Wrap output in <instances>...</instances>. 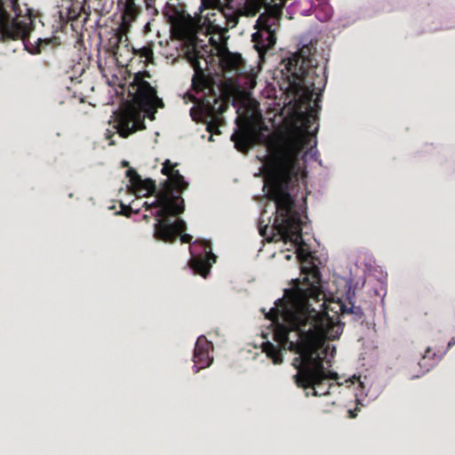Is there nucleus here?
Returning a JSON list of instances; mask_svg holds the SVG:
<instances>
[{
  "label": "nucleus",
  "instance_id": "1",
  "mask_svg": "<svg viewBox=\"0 0 455 455\" xmlns=\"http://www.w3.org/2000/svg\"><path fill=\"white\" fill-rule=\"evenodd\" d=\"M302 281L293 280V287L285 290L283 299L276 300L266 317L275 324L273 337L277 345L270 341L262 344V351L275 364L283 363L282 350L298 355L293 359L297 373L293 380L298 387L313 389L314 396L330 394L339 379L338 373L327 370L323 363L329 350L327 340L339 338L343 324L337 312L330 316L322 307L325 294L318 267L313 262L303 266Z\"/></svg>",
  "mask_w": 455,
  "mask_h": 455
},
{
  "label": "nucleus",
  "instance_id": "2",
  "mask_svg": "<svg viewBox=\"0 0 455 455\" xmlns=\"http://www.w3.org/2000/svg\"><path fill=\"white\" fill-rule=\"evenodd\" d=\"M315 53L316 49L312 44H305L282 61L292 79L290 84L297 108L301 112L303 131L284 143L267 177L268 196L275 204L272 228L282 240L294 243L302 240L303 206L291 197L289 191L299 184V155L312 135V125L318 120L320 94L327 80L323 69L317 63Z\"/></svg>",
  "mask_w": 455,
  "mask_h": 455
},
{
  "label": "nucleus",
  "instance_id": "3",
  "mask_svg": "<svg viewBox=\"0 0 455 455\" xmlns=\"http://www.w3.org/2000/svg\"><path fill=\"white\" fill-rule=\"evenodd\" d=\"M21 16V10L19 0H0V41H16L21 40L26 49L32 54L41 52V44H48L47 40L37 38L36 44L31 48L28 45V39L33 29V21L29 22L19 20Z\"/></svg>",
  "mask_w": 455,
  "mask_h": 455
},
{
  "label": "nucleus",
  "instance_id": "4",
  "mask_svg": "<svg viewBox=\"0 0 455 455\" xmlns=\"http://www.w3.org/2000/svg\"><path fill=\"white\" fill-rule=\"evenodd\" d=\"M177 164H172L170 160H165L163 164L161 172L168 179L162 183L159 189V196L156 204L164 205V212L172 208L173 213H183L185 211V202L181 194L188 188V183L178 170H175Z\"/></svg>",
  "mask_w": 455,
  "mask_h": 455
},
{
  "label": "nucleus",
  "instance_id": "5",
  "mask_svg": "<svg viewBox=\"0 0 455 455\" xmlns=\"http://www.w3.org/2000/svg\"><path fill=\"white\" fill-rule=\"evenodd\" d=\"M148 72H138L134 75L132 82L130 84V96L136 105H138L148 117L155 119V114L157 108H164V103L157 96V92L145 78L150 77Z\"/></svg>",
  "mask_w": 455,
  "mask_h": 455
},
{
  "label": "nucleus",
  "instance_id": "6",
  "mask_svg": "<svg viewBox=\"0 0 455 455\" xmlns=\"http://www.w3.org/2000/svg\"><path fill=\"white\" fill-rule=\"evenodd\" d=\"M155 195L156 198L152 203L145 202L143 204V207H145L146 210L157 208L156 212L154 213L156 220L154 225V237L156 240L172 243L176 242L177 235L186 228V222L181 219L172 222L170 217H177L181 213H173L172 211L170 210L171 208L160 212L161 210H164V205L155 204L158 199L159 190Z\"/></svg>",
  "mask_w": 455,
  "mask_h": 455
},
{
  "label": "nucleus",
  "instance_id": "7",
  "mask_svg": "<svg viewBox=\"0 0 455 455\" xmlns=\"http://www.w3.org/2000/svg\"><path fill=\"white\" fill-rule=\"evenodd\" d=\"M211 250V243L205 240H197L190 246V252L193 257L189 260V267L195 274H198L204 278L208 275L212 267L211 260L214 263L217 258Z\"/></svg>",
  "mask_w": 455,
  "mask_h": 455
},
{
  "label": "nucleus",
  "instance_id": "8",
  "mask_svg": "<svg viewBox=\"0 0 455 455\" xmlns=\"http://www.w3.org/2000/svg\"><path fill=\"white\" fill-rule=\"evenodd\" d=\"M259 30L252 35L254 48L260 56L272 49L276 43L275 18L267 19L265 16L259 17L257 20Z\"/></svg>",
  "mask_w": 455,
  "mask_h": 455
},
{
  "label": "nucleus",
  "instance_id": "9",
  "mask_svg": "<svg viewBox=\"0 0 455 455\" xmlns=\"http://www.w3.org/2000/svg\"><path fill=\"white\" fill-rule=\"evenodd\" d=\"M201 113L204 116L207 131L212 134H220L219 126L221 122V115L227 110L228 104L221 99L214 97L213 101L203 100L199 106ZM212 135L210 136V140Z\"/></svg>",
  "mask_w": 455,
  "mask_h": 455
},
{
  "label": "nucleus",
  "instance_id": "10",
  "mask_svg": "<svg viewBox=\"0 0 455 455\" xmlns=\"http://www.w3.org/2000/svg\"><path fill=\"white\" fill-rule=\"evenodd\" d=\"M116 123L117 132L123 138H127L138 131L146 129L144 116L134 109H128L120 113L116 118Z\"/></svg>",
  "mask_w": 455,
  "mask_h": 455
},
{
  "label": "nucleus",
  "instance_id": "11",
  "mask_svg": "<svg viewBox=\"0 0 455 455\" xmlns=\"http://www.w3.org/2000/svg\"><path fill=\"white\" fill-rule=\"evenodd\" d=\"M213 348L212 343L204 336H200L196 343L194 349V366L193 371L197 373L200 370L209 367L213 358L210 356V351Z\"/></svg>",
  "mask_w": 455,
  "mask_h": 455
},
{
  "label": "nucleus",
  "instance_id": "12",
  "mask_svg": "<svg viewBox=\"0 0 455 455\" xmlns=\"http://www.w3.org/2000/svg\"><path fill=\"white\" fill-rule=\"evenodd\" d=\"M229 7L226 9L220 8L217 12L207 14V20L211 27L215 31H227L228 28H234L238 23L239 17L235 12H227L230 11Z\"/></svg>",
  "mask_w": 455,
  "mask_h": 455
},
{
  "label": "nucleus",
  "instance_id": "13",
  "mask_svg": "<svg viewBox=\"0 0 455 455\" xmlns=\"http://www.w3.org/2000/svg\"><path fill=\"white\" fill-rule=\"evenodd\" d=\"M355 297V292H347V299L345 301L339 300L338 306L340 312V316L345 319L349 317V321L355 323L363 324L365 321V315L361 307L355 306L352 299Z\"/></svg>",
  "mask_w": 455,
  "mask_h": 455
},
{
  "label": "nucleus",
  "instance_id": "14",
  "mask_svg": "<svg viewBox=\"0 0 455 455\" xmlns=\"http://www.w3.org/2000/svg\"><path fill=\"white\" fill-rule=\"evenodd\" d=\"M126 176L129 178V181L131 182L132 186L138 192L145 191V196L157 193L156 181L152 179L142 180L134 169L130 168L127 170Z\"/></svg>",
  "mask_w": 455,
  "mask_h": 455
},
{
  "label": "nucleus",
  "instance_id": "15",
  "mask_svg": "<svg viewBox=\"0 0 455 455\" xmlns=\"http://www.w3.org/2000/svg\"><path fill=\"white\" fill-rule=\"evenodd\" d=\"M118 5H123V28L135 20L140 12V7L136 4V0H119Z\"/></svg>",
  "mask_w": 455,
  "mask_h": 455
},
{
  "label": "nucleus",
  "instance_id": "16",
  "mask_svg": "<svg viewBox=\"0 0 455 455\" xmlns=\"http://www.w3.org/2000/svg\"><path fill=\"white\" fill-rule=\"evenodd\" d=\"M437 363L435 353L430 347L425 350L424 355L418 362L417 365L419 371L416 374L411 375V379L419 378L425 373L428 372Z\"/></svg>",
  "mask_w": 455,
  "mask_h": 455
},
{
  "label": "nucleus",
  "instance_id": "17",
  "mask_svg": "<svg viewBox=\"0 0 455 455\" xmlns=\"http://www.w3.org/2000/svg\"><path fill=\"white\" fill-rule=\"evenodd\" d=\"M192 88L196 93L204 92V90H208L209 92H213L210 79L200 68L198 63L197 67L195 68V74L192 78Z\"/></svg>",
  "mask_w": 455,
  "mask_h": 455
},
{
  "label": "nucleus",
  "instance_id": "18",
  "mask_svg": "<svg viewBox=\"0 0 455 455\" xmlns=\"http://www.w3.org/2000/svg\"><path fill=\"white\" fill-rule=\"evenodd\" d=\"M231 140L234 141L235 148L240 152L245 153L251 148V139L243 132L234 133Z\"/></svg>",
  "mask_w": 455,
  "mask_h": 455
},
{
  "label": "nucleus",
  "instance_id": "19",
  "mask_svg": "<svg viewBox=\"0 0 455 455\" xmlns=\"http://www.w3.org/2000/svg\"><path fill=\"white\" fill-rule=\"evenodd\" d=\"M284 6V3L275 4L270 6L267 12L260 14L259 17L265 16L267 19L275 18V26L279 27V20L282 15V10Z\"/></svg>",
  "mask_w": 455,
  "mask_h": 455
},
{
  "label": "nucleus",
  "instance_id": "20",
  "mask_svg": "<svg viewBox=\"0 0 455 455\" xmlns=\"http://www.w3.org/2000/svg\"><path fill=\"white\" fill-rule=\"evenodd\" d=\"M241 62H242V58L239 54H230L229 53L226 59L227 65L232 69L238 68Z\"/></svg>",
  "mask_w": 455,
  "mask_h": 455
},
{
  "label": "nucleus",
  "instance_id": "21",
  "mask_svg": "<svg viewBox=\"0 0 455 455\" xmlns=\"http://www.w3.org/2000/svg\"><path fill=\"white\" fill-rule=\"evenodd\" d=\"M136 53L139 54L140 57L145 58L146 60H149L153 57V51L148 46H143L138 51H136Z\"/></svg>",
  "mask_w": 455,
  "mask_h": 455
},
{
  "label": "nucleus",
  "instance_id": "22",
  "mask_svg": "<svg viewBox=\"0 0 455 455\" xmlns=\"http://www.w3.org/2000/svg\"><path fill=\"white\" fill-rule=\"evenodd\" d=\"M186 229H187V228L177 235V238L180 236V242L182 243H190L193 237H192V235H190L188 234H183Z\"/></svg>",
  "mask_w": 455,
  "mask_h": 455
},
{
  "label": "nucleus",
  "instance_id": "23",
  "mask_svg": "<svg viewBox=\"0 0 455 455\" xmlns=\"http://www.w3.org/2000/svg\"><path fill=\"white\" fill-rule=\"evenodd\" d=\"M121 213L126 217H130L132 212V210L130 206H127L124 204H121Z\"/></svg>",
  "mask_w": 455,
  "mask_h": 455
},
{
  "label": "nucleus",
  "instance_id": "24",
  "mask_svg": "<svg viewBox=\"0 0 455 455\" xmlns=\"http://www.w3.org/2000/svg\"><path fill=\"white\" fill-rule=\"evenodd\" d=\"M148 10L155 8L156 0H143Z\"/></svg>",
  "mask_w": 455,
  "mask_h": 455
},
{
  "label": "nucleus",
  "instance_id": "25",
  "mask_svg": "<svg viewBox=\"0 0 455 455\" xmlns=\"http://www.w3.org/2000/svg\"><path fill=\"white\" fill-rule=\"evenodd\" d=\"M267 228H268L267 225L259 228V233L262 236H265L267 235Z\"/></svg>",
  "mask_w": 455,
  "mask_h": 455
},
{
  "label": "nucleus",
  "instance_id": "26",
  "mask_svg": "<svg viewBox=\"0 0 455 455\" xmlns=\"http://www.w3.org/2000/svg\"><path fill=\"white\" fill-rule=\"evenodd\" d=\"M249 1L253 4H262L265 0H249Z\"/></svg>",
  "mask_w": 455,
  "mask_h": 455
},
{
  "label": "nucleus",
  "instance_id": "27",
  "mask_svg": "<svg viewBox=\"0 0 455 455\" xmlns=\"http://www.w3.org/2000/svg\"><path fill=\"white\" fill-rule=\"evenodd\" d=\"M454 344H455V339H454V338H452V339L449 341V343H448V347H451V346H453Z\"/></svg>",
  "mask_w": 455,
  "mask_h": 455
},
{
  "label": "nucleus",
  "instance_id": "28",
  "mask_svg": "<svg viewBox=\"0 0 455 455\" xmlns=\"http://www.w3.org/2000/svg\"><path fill=\"white\" fill-rule=\"evenodd\" d=\"M123 165H124V166H127V165H128V162L124 161V162H123Z\"/></svg>",
  "mask_w": 455,
  "mask_h": 455
},
{
  "label": "nucleus",
  "instance_id": "29",
  "mask_svg": "<svg viewBox=\"0 0 455 455\" xmlns=\"http://www.w3.org/2000/svg\"><path fill=\"white\" fill-rule=\"evenodd\" d=\"M287 0H281V2H283L284 4L286 3Z\"/></svg>",
  "mask_w": 455,
  "mask_h": 455
}]
</instances>
